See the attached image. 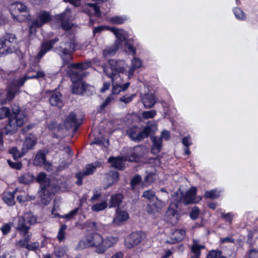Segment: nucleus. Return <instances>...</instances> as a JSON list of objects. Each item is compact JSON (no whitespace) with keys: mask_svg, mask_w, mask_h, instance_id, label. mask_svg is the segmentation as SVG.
Masks as SVG:
<instances>
[{"mask_svg":"<svg viewBox=\"0 0 258 258\" xmlns=\"http://www.w3.org/2000/svg\"><path fill=\"white\" fill-rule=\"evenodd\" d=\"M125 160V157L124 158L123 157H110L108 159V162L111 163V166L119 169L122 168Z\"/></svg>","mask_w":258,"mask_h":258,"instance_id":"obj_24","label":"nucleus"},{"mask_svg":"<svg viewBox=\"0 0 258 258\" xmlns=\"http://www.w3.org/2000/svg\"><path fill=\"white\" fill-rule=\"evenodd\" d=\"M154 202H155V203L153 204V205L156 210L161 209L164 206V203L161 200H159L157 198L155 199Z\"/></svg>","mask_w":258,"mask_h":258,"instance_id":"obj_62","label":"nucleus"},{"mask_svg":"<svg viewBox=\"0 0 258 258\" xmlns=\"http://www.w3.org/2000/svg\"><path fill=\"white\" fill-rule=\"evenodd\" d=\"M119 47L121 46L116 43L111 46L107 47L103 51V56L105 57H109L114 55Z\"/></svg>","mask_w":258,"mask_h":258,"instance_id":"obj_34","label":"nucleus"},{"mask_svg":"<svg viewBox=\"0 0 258 258\" xmlns=\"http://www.w3.org/2000/svg\"><path fill=\"white\" fill-rule=\"evenodd\" d=\"M142 154V148L137 146L131 150L130 153L125 157V160L131 162H137Z\"/></svg>","mask_w":258,"mask_h":258,"instance_id":"obj_20","label":"nucleus"},{"mask_svg":"<svg viewBox=\"0 0 258 258\" xmlns=\"http://www.w3.org/2000/svg\"><path fill=\"white\" fill-rule=\"evenodd\" d=\"M36 139L35 136L31 135L27 137L23 148V150H25L24 152H26L28 149L32 148L36 144Z\"/></svg>","mask_w":258,"mask_h":258,"instance_id":"obj_33","label":"nucleus"},{"mask_svg":"<svg viewBox=\"0 0 258 258\" xmlns=\"http://www.w3.org/2000/svg\"><path fill=\"white\" fill-rule=\"evenodd\" d=\"M58 39H54L53 40H50L43 43L42 44L41 49L38 54L39 57H42L46 52L49 51L52 48L54 44L56 43Z\"/></svg>","mask_w":258,"mask_h":258,"instance_id":"obj_25","label":"nucleus"},{"mask_svg":"<svg viewBox=\"0 0 258 258\" xmlns=\"http://www.w3.org/2000/svg\"><path fill=\"white\" fill-rule=\"evenodd\" d=\"M128 19L126 16H114L108 19V21L112 24H121Z\"/></svg>","mask_w":258,"mask_h":258,"instance_id":"obj_38","label":"nucleus"},{"mask_svg":"<svg viewBox=\"0 0 258 258\" xmlns=\"http://www.w3.org/2000/svg\"><path fill=\"white\" fill-rule=\"evenodd\" d=\"M45 161V154L43 151H40L36 155L33 163L35 165L39 166L43 165Z\"/></svg>","mask_w":258,"mask_h":258,"instance_id":"obj_39","label":"nucleus"},{"mask_svg":"<svg viewBox=\"0 0 258 258\" xmlns=\"http://www.w3.org/2000/svg\"><path fill=\"white\" fill-rule=\"evenodd\" d=\"M91 145H98L99 146H103L104 147H108L109 145V142L108 140H103L100 139H95L91 143Z\"/></svg>","mask_w":258,"mask_h":258,"instance_id":"obj_51","label":"nucleus"},{"mask_svg":"<svg viewBox=\"0 0 258 258\" xmlns=\"http://www.w3.org/2000/svg\"><path fill=\"white\" fill-rule=\"evenodd\" d=\"M33 179L32 176L29 174H25L19 178V181L21 183L28 184Z\"/></svg>","mask_w":258,"mask_h":258,"instance_id":"obj_50","label":"nucleus"},{"mask_svg":"<svg viewBox=\"0 0 258 258\" xmlns=\"http://www.w3.org/2000/svg\"><path fill=\"white\" fill-rule=\"evenodd\" d=\"M12 225L13 224L11 223L4 224L1 228V230L3 234L6 235L8 234L11 230Z\"/></svg>","mask_w":258,"mask_h":258,"instance_id":"obj_54","label":"nucleus"},{"mask_svg":"<svg viewBox=\"0 0 258 258\" xmlns=\"http://www.w3.org/2000/svg\"><path fill=\"white\" fill-rule=\"evenodd\" d=\"M50 20L51 16L49 13L45 11L40 13L37 16V19L32 22L30 27L31 32H33V28L40 27Z\"/></svg>","mask_w":258,"mask_h":258,"instance_id":"obj_13","label":"nucleus"},{"mask_svg":"<svg viewBox=\"0 0 258 258\" xmlns=\"http://www.w3.org/2000/svg\"><path fill=\"white\" fill-rule=\"evenodd\" d=\"M86 12L89 15H94L100 16V11L96 4L88 3L86 5Z\"/></svg>","mask_w":258,"mask_h":258,"instance_id":"obj_28","label":"nucleus"},{"mask_svg":"<svg viewBox=\"0 0 258 258\" xmlns=\"http://www.w3.org/2000/svg\"><path fill=\"white\" fill-rule=\"evenodd\" d=\"M16 129V114L9 116V123L6 126L8 133L14 134Z\"/></svg>","mask_w":258,"mask_h":258,"instance_id":"obj_27","label":"nucleus"},{"mask_svg":"<svg viewBox=\"0 0 258 258\" xmlns=\"http://www.w3.org/2000/svg\"><path fill=\"white\" fill-rule=\"evenodd\" d=\"M45 76L44 72L41 69L39 66L33 64L30 66L26 75L17 81V87L23 85L25 82L28 79H39Z\"/></svg>","mask_w":258,"mask_h":258,"instance_id":"obj_10","label":"nucleus"},{"mask_svg":"<svg viewBox=\"0 0 258 258\" xmlns=\"http://www.w3.org/2000/svg\"><path fill=\"white\" fill-rule=\"evenodd\" d=\"M205 245L200 242L199 240L193 239V243L190 246V249L192 254L191 258H200L201 250L204 249Z\"/></svg>","mask_w":258,"mask_h":258,"instance_id":"obj_19","label":"nucleus"},{"mask_svg":"<svg viewBox=\"0 0 258 258\" xmlns=\"http://www.w3.org/2000/svg\"><path fill=\"white\" fill-rule=\"evenodd\" d=\"M115 98L112 95H109L103 103V104L100 107V110H103L107 105H108L111 102H112Z\"/></svg>","mask_w":258,"mask_h":258,"instance_id":"obj_53","label":"nucleus"},{"mask_svg":"<svg viewBox=\"0 0 258 258\" xmlns=\"http://www.w3.org/2000/svg\"><path fill=\"white\" fill-rule=\"evenodd\" d=\"M109 30L113 33L117 38L115 41L116 44L121 47L122 43L124 42L125 45L127 49V51L133 55L136 54V48L132 44V40L127 39L128 35L126 31L122 29H117L115 27L109 28Z\"/></svg>","mask_w":258,"mask_h":258,"instance_id":"obj_6","label":"nucleus"},{"mask_svg":"<svg viewBox=\"0 0 258 258\" xmlns=\"http://www.w3.org/2000/svg\"><path fill=\"white\" fill-rule=\"evenodd\" d=\"M126 67L127 64L124 60L112 59L109 60L108 66L103 68L104 73L111 79L112 89L111 95L113 96L114 95H118L121 91H125L130 85L129 83L121 85L123 82L124 73L126 72Z\"/></svg>","mask_w":258,"mask_h":258,"instance_id":"obj_1","label":"nucleus"},{"mask_svg":"<svg viewBox=\"0 0 258 258\" xmlns=\"http://www.w3.org/2000/svg\"><path fill=\"white\" fill-rule=\"evenodd\" d=\"M145 238V234L142 232H133L125 239L124 244L126 247L132 248L139 244Z\"/></svg>","mask_w":258,"mask_h":258,"instance_id":"obj_12","label":"nucleus"},{"mask_svg":"<svg viewBox=\"0 0 258 258\" xmlns=\"http://www.w3.org/2000/svg\"><path fill=\"white\" fill-rule=\"evenodd\" d=\"M16 191V189L13 192L7 191L4 192L3 199L4 202L7 204L8 206H13L15 205V193Z\"/></svg>","mask_w":258,"mask_h":258,"instance_id":"obj_30","label":"nucleus"},{"mask_svg":"<svg viewBox=\"0 0 258 258\" xmlns=\"http://www.w3.org/2000/svg\"><path fill=\"white\" fill-rule=\"evenodd\" d=\"M79 122L76 118V115L74 112L70 113L67 117L64 124L67 127H71L73 125H77Z\"/></svg>","mask_w":258,"mask_h":258,"instance_id":"obj_29","label":"nucleus"},{"mask_svg":"<svg viewBox=\"0 0 258 258\" xmlns=\"http://www.w3.org/2000/svg\"><path fill=\"white\" fill-rule=\"evenodd\" d=\"M166 215L170 218V221L171 223H175L178 219V214L177 210L176 204H171L167 212Z\"/></svg>","mask_w":258,"mask_h":258,"instance_id":"obj_23","label":"nucleus"},{"mask_svg":"<svg viewBox=\"0 0 258 258\" xmlns=\"http://www.w3.org/2000/svg\"><path fill=\"white\" fill-rule=\"evenodd\" d=\"M149 127H145L143 131H140L137 127L130 128L127 133L129 137L134 141H140L148 137Z\"/></svg>","mask_w":258,"mask_h":258,"instance_id":"obj_14","label":"nucleus"},{"mask_svg":"<svg viewBox=\"0 0 258 258\" xmlns=\"http://www.w3.org/2000/svg\"><path fill=\"white\" fill-rule=\"evenodd\" d=\"M66 252V248L64 247H58L55 251V255L57 257H61L64 255Z\"/></svg>","mask_w":258,"mask_h":258,"instance_id":"obj_60","label":"nucleus"},{"mask_svg":"<svg viewBox=\"0 0 258 258\" xmlns=\"http://www.w3.org/2000/svg\"><path fill=\"white\" fill-rule=\"evenodd\" d=\"M99 165V164L98 163H92L87 165L86 166L85 170L83 172H80L76 174V177L78 179L76 183L79 185H81L82 183V179L84 176L93 174Z\"/></svg>","mask_w":258,"mask_h":258,"instance_id":"obj_15","label":"nucleus"},{"mask_svg":"<svg viewBox=\"0 0 258 258\" xmlns=\"http://www.w3.org/2000/svg\"><path fill=\"white\" fill-rule=\"evenodd\" d=\"M110 28L111 27L106 26H100L95 27L94 29L93 32V34L94 35H95L96 34L99 33L102 31L109 30V28Z\"/></svg>","mask_w":258,"mask_h":258,"instance_id":"obj_58","label":"nucleus"},{"mask_svg":"<svg viewBox=\"0 0 258 258\" xmlns=\"http://www.w3.org/2000/svg\"><path fill=\"white\" fill-rule=\"evenodd\" d=\"M185 236V231L182 229L175 230L172 233L169 239L165 240L164 242L167 243L173 244L181 241Z\"/></svg>","mask_w":258,"mask_h":258,"instance_id":"obj_17","label":"nucleus"},{"mask_svg":"<svg viewBox=\"0 0 258 258\" xmlns=\"http://www.w3.org/2000/svg\"><path fill=\"white\" fill-rule=\"evenodd\" d=\"M8 9L14 19L16 18L15 13L16 9V0H7Z\"/></svg>","mask_w":258,"mask_h":258,"instance_id":"obj_40","label":"nucleus"},{"mask_svg":"<svg viewBox=\"0 0 258 258\" xmlns=\"http://www.w3.org/2000/svg\"><path fill=\"white\" fill-rule=\"evenodd\" d=\"M123 199V196L121 194H118L113 195L109 202V207H114L118 206Z\"/></svg>","mask_w":258,"mask_h":258,"instance_id":"obj_35","label":"nucleus"},{"mask_svg":"<svg viewBox=\"0 0 258 258\" xmlns=\"http://www.w3.org/2000/svg\"><path fill=\"white\" fill-rule=\"evenodd\" d=\"M66 229L67 226L66 225H61L60 226L57 234V238L59 241H61L65 239V231Z\"/></svg>","mask_w":258,"mask_h":258,"instance_id":"obj_47","label":"nucleus"},{"mask_svg":"<svg viewBox=\"0 0 258 258\" xmlns=\"http://www.w3.org/2000/svg\"><path fill=\"white\" fill-rule=\"evenodd\" d=\"M151 141L153 143L152 152L154 154L158 153L162 148V140L160 137L157 136L151 137Z\"/></svg>","mask_w":258,"mask_h":258,"instance_id":"obj_26","label":"nucleus"},{"mask_svg":"<svg viewBox=\"0 0 258 258\" xmlns=\"http://www.w3.org/2000/svg\"><path fill=\"white\" fill-rule=\"evenodd\" d=\"M36 222V217L31 213L28 212L20 218L17 227V230L21 236L19 241V245L32 250H35L39 247V244L37 242L28 244L31 237L29 232L30 226L35 224Z\"/></svg>","mask_w":258,"mask_h":258,"instance_id":"obj_3","label":"nucleus"},{"mask_svg":"<svg viewBox=\"0 0 258 258\" xmlns=\"http://www.w3.org/2000/svg\"><path fill=\"white\" fill-rule=\"evenodd\" d=\"M233 13L235 17L239 20H244L246 18L245 13L239 8H235Z\"/></svg>","mask_w":258,"mask_h":258,"instance_id":"obj_42","label":"nucleus"},{"mask_svg":"<svg viewBox=\"0 0 258 258\" xmlns=\"http://www.w3.org/2000/svg\"><path fill=\"white\" fill-rule=\"evenodd\" d=\"M196 188L191 187L185 195L179 190L176 192V196L179 197L177 200L178 202H182L184 204L187 205L191 203H196L202 199L201 197H196Z\"/></svg>","mask_w":258,"mask_h":258,"instance_id":"obj_11","label":"nucleus"},{"mask_svg":"<svg viewBox=\"0 0 258 258\" xmlns=\"http://www.w3.org/2000/svg\"><path fill=\"white\" fill-rule=\"evenodd\" d=\"M78 209L76 208L70 211L69 213L63 216H61V217L62 218L66 219L68 220H70L73 219L74 216L78 213Z\"/></svg>","mask_w":258,"mask_h":258,"instance_id":"obj_52","label":"nucleus"},{"mask_svg":"<svg viewBox=\"0 0 258 258\" xmlns=\"http://www.w3.org/2000/svg\"><path fill=\"white\" fill-rule=\"evenodd\" d=\"M156 178V175L153 173H149L147 175L143 183L144 186L147 185L149 183L153 182Z\"/></svg>","mask_w":258,"mask_h":258,"instance_id":"obj_46","label":"nucleus"},{"mask_svg":"<svg viewBox=\"0 0 258 258\" xmlns=\"http://www.w3.org/2000/svg\"><path fill=\"white\" fill-rule=\"evenodd\" d=\"M10 113V110L8 108L2 107L0 108V119H4Z\"/></svg>","mask_w":258,"mask_h":258,"instance_id":"obj_55","label":"nucleus"},{"mask_svg":"<svg viewBox=\"0 0 258 258\" xmlns=\"http://www.w3.org/2000/svg\"><path fill=\"white\" fill-rule=\"evenodd\" d=\"M142 64V61L140 59L136 57H134L131 61V66L128 71L126 70L127 67L126 68V72L124 73V75H127L128 79H130L133 76L135 71L141 68Z\"/></svg>","mask_w":258,"mask_h":258,"instance_id":"obj_18","label":"nucleus"},{"mask_svg":"<svg viewBox=\"0 0 258 258\" xmlns=\"http://www.w3.org/2000/svg\"><path fill=\"white\" fill-rule=\"evenodd\" d=\"M157 112L155 110L144 111L142 112V116L144 119L153 118L156 115Z\"/></svg>","mask_w":258,"mask_h":258,"instance_id":"obj_44","label":"nucleus"},{"mask_svg":"<svg viewBox=\"0 0 258 258\" xmlns=\"http://www.w3.org/2000/svg\"><path fill=\"white\" fill-rule=\"evenodd\" d=\"M71 18V11L66 9L62 14L56 16V19L61 22V27L64 30H70L72 26V24L69 21Z\"/></svg>","mask_w":258,"mask_h":258,"instance_id":"obj_16","label":"nucleus"},{"mask_svg":"<svg viewBox=\"0 0 258 258\" xmlns=\"http://www.w3.org/2000/svg\"><path fill=\"white\" fill-rule=\"evenodd\" d=\"M51 105L61 106L62 105L61 95L59 92L53 93L49 98Z\"/></svg>","mask_w":258,"mask_h":258,"instance_id":"obj_31","label":"nucleus"},{"mask_svg":"<svg viewBox=\"0 0 258 258\" xmlns=\"http://www.w3.org/2000/svg\"><path fill=\"white\" fill-rule=\"evenodd\" d=\"M143 197L149 201L152 202L154 201L155 199H156L155 192L152 190H147L144 192Z\"/></svg>","mask_w":258,"mask_h":258,"instance_id":"obj_43","label":"nucleus"},{"mask_svg":"<svg viewBox=\"0 0 258 258\" xmlns=\"http://www.w3.org/2000/svg\"><path fill=\"white\" fill-rule=\"evenodd\" d=\"M129 217L127 212L124 210L117 209L113 219V222L115 224H119L128 219Z\"/></svg>","mask_w":258,"mask_h":258,"instance_id":"obj_22","label":"nucleus"},{"mask_svg":"<svg viewBox=\"0 0 258 258\" xmlns=\"http://www.w3.org/2000/svg\"><path fill=\"white\" fill-rule=\"evenodd\" d=\"M117 241V237L110 236L104 239L101 234L93 233L83 237L76 245V249L80 250L90 247H95L96 252L102 254L116 244Z\"/></svg>","mask_w":258,"mask_h":258,"instance_id":"obj_2","label":"nucleus"},{"mask_svg":"<svg viewBox=\"0 0 258 258\" xmlns=\"http://www.w3.org/2000/svg\"><path fill=\"white\" fill-rule=\"evenodd\" d=\"M108 186L116 182L118 180L119 174L117 171H111L106 174Z\"/></svg>","mask_w":258,"mask_h":258,"instance_id":"obj_37","label":"nucleus"},{"mask_svg":"<svg viewBox=\"0 0 258 258\" xmlns=\"http://www.w3.org/2000/svg\"><path fill=\"white\" fill-rule=\"evenodd\" d=\"M141 181V177L139 175H136L135 177H133L131 181V185L132 187V188L134 189L136 185L139 184Z\"/></svg>","mask_w":258,"mask_h":258,"instance_id":"obj_57","label":"nucleus"},{"mask_svg":"<svg viewBox=\"0 0 258 258\" xmlns=\"http://www.w3.org/2000/svg\"><path fill=\"white\" fill-rule=\"evenodd\" d=\"M222 218L226 221L231 223L232 220L234 217V215L231 213H221Z\"/></svg>","mask_w":258,"mask_h":258,"instance_id":"obj_56","label":"nucleus"},{"mask_svg":"<svg viewBox=\"0 0 258 258\" xmlns=\"http://www.w3.org/2000/svg\"><path fill=\"white\" fill-rule=\"evenodd\" d=\"M149 127L148 132L149 135L152 133H155L157 130V123L155 121L149 122L145 127Z\"/></svg>","mask_w":258,"mask_h":258,"instance_id":"obj_48","label":"nucleus"},{"mask_svg":"<svg viewBox=\"0 0 258 258\" xmlns=\"http://www.w3.org/2000/svg\"><path fill=\"white\" fill-rule=\"evenodd\" d=\"M141 98L144 107L147 108L152 107L156 102L155 96L152 93L145 94Z\"/></svg>","mask_w":258,"mask_h":258,"instance_id":"obj_21","label":"nucleus"},{"mask_svg":"<svg viewBox=\"0 0 258 258\" xmlns=\"http://www.w3.org/2000/svg\"><path fill=\"white\" fill-rule=\"evenodd\" d=\"M249 258H258V250L255 249H251L249 251Z\"/></svg>","mask_w":258,"mask_h":258,"instance_id":"obj_64","label":"nucleus"},{"mask_svg":"<svg viewBox=\"0 0 258 258\" xmlns=\"http://www.w3.org/2000/svg\"><path fill=\"white\" fill-rule=\"evenodd\" d=\"M199 213V209L197 207H195L191 210L190 217L192 219H196L198 217Z\"/></svg>","mask_w":258,"mask_h":258,"instance_id":"obj_59","label":"nucleus"},{"mask_svg":"<svg viewBox=\"0 0 258 258\" xmlns=\"http://www.w3.org/2000/svg\"><path fill=\"white\" fill-rule=\"evenodd\" d=\"M8 88L7 97L5 98L4 94L0 93V104L4 105L11 101L15 97L16 92V75L15 72H11L8 74Z\"/></svg>","mask_w":258,"mask_h":258,"instance_id":"obj_8","label":"nucleus"},{"mask_svg":"<svg viewBox=\"0 0 258 258\" xmlns=\"http://www.w3.org/2000/svg\"><path fill=\"white\" fill-rule=\"evenodd\" d=\"M17 9L22 13L21 15L17 16V20L19 21L25 20L28 15L27 7L21 3H17Z\"/></svg>","mask_w":258,"mask_h":258,"instance_id":"obj_32","label":"nucleus"},{"mask_svg":"<svg viewBox=\"0 0 258 258\" xmlns=\"http://www.w3.org/2000/svg\"><path fill=\"white\" fill-rule=\"evenodd\" d=\"M107 206L106 201H102L100 203L96 204L91 207L92 210L94 212H99L104 210Z\"/></svg>","mask_w":258,"mask_h":258,"instance_id":"obj_41","label":"nucleus"},{"mask_svg":"<svg viewBox=\"0 0 258 258\" xmlns=\"http://www.w3.org/2000/svg\"><path fill=\"white\" fill-rule=\"evenodd\" d=\"M16 36L14 34H7L0 39V55H6L15 52Z\"/></svg>","mask_w":258,"mask_h":258,"instance_id":"obj_7","label":"nucleus"},{"mask_svg":"<svg viewBox=\"0 0 258 258\" xmlns=\"http://www.w3.org/2000/svg\"><path fill=\"white\" fill-rule=\"evenodd\" d=\"M84 227L89 228L90 230H94L96 229V225L95 222L87 221L84 224Z\"/></svg>","mask_w":258,"mask_h":258,"instance_id":"obj_63","label":"nucleus"},{"mask_svg":"<svg viewBox=\"0 0 258 258\" xmlns=\"http://www.w3.org/2000/svg\"><path fill=\"white\" fill-rule=\"evenodd\" d=\"M220 195V191L217 189H213L207 191L205 192V197L211 199H215L219 197Z\"/></svg>","mask_w":258,"mask_h":258,"instance_id":"obj_45","label":"nucleus"},{"mask_svg":"<svg viewBox=\"0 0 258 258\" xmlns=\"http://www.w3.org/2000/svg\"><path fill=\"white\" fill-rule=\"evenodd\" d=\"M76 42L74 39H70L62 44L59 47V55L62 58L64 64L68 63L72 59V53L76 50Z\"/></svg>","mask_w":258,"mask_h":258,"instance_id":"obj_9","label":"nucleus"},{"mask_svg":"<svg viewBox=\"0 0 258 258\" xmlns=\"http://www.w3.org/2000/svg\"><path fill=\"white\" fill-rule=\"evenodd\" d=\"M36 180L40 184L41 188V202L44 205H47L51 200V195L57 191L58 189L62 190V184L58 181L55 185V181L54 180L53 183H50L49 179L46 177L45 173H40Z\"/></svg>","mask_w":258,"mask_h":258,"instance_id":"obj_5","label":"nucleus"},{"mask_svg":"<svg viewBox=\"0 0 258 258\" xmlns=\"http://www.w3.org/2000/svg\"><path fill=\"white\" fill-rule=\"evenodd\" d=\"M207 258H226L222 255L221 252L220 251L211 250L208 255Z\"/></svg>","mask_w":258,"mask_h":258,"instance_id":"obj_49","label":"nucleus"},{"mask_svg":"<svg viewBox=\"0 0 258 258\" xmlns=\"http://www.w3.org/2000/svg\"><path fill=\"white\" fill-rule=\"evenodd\" d=\"M90 66V61L69 64V70L68 74L70 76L73 83L72 91L73 94H82L86 90L87 86L82 80V75L81 74V71L82 70L87 69Z\"/></svg>","mask_w":258,"mask_h":258,"instance_id":"obj_4","label":"nucleus"},{"mask_svg":"<svg viewBox=\"0 0 258 258\" xmlns=\"http://www.w3.org/2000/svg\"><path fill=\"white\" fill-rule=\"evenodd\" d=\"M27 116L25 110H19L17 109V126H21L27 121Z\"/></svg>","mask_w":258,"mask_h":258,"instance_id":"obj_36","label":"nucleus"},{"mask_svg":"<svg viewBox=\"0 0 258 258\" xmlns=\"http://www.w3.org/2000/svg\"><path fill=\"white\" fill-rule=\"evenodd\" d=\"M135 95L133 94L130 96L125 95L120 98V101L125 103H128L131 102L133 99L135 97Z\"/></svg>","mask_w":258,"mask_h":258,"instance_id":"obj_61","label":"nucleus"}]
</instances>
